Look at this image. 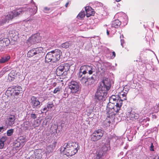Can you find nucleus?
<instances>
[{"instance_id": "55", "label": "nucleus", "mask_w": 159, "mask_h": 159, "mask_svg": "<svg viewBox=\"0 0 159 159\" xmlns=\"http://www.w3.org/2000/svg\"><path fill=\"white\" fill-rule=\"evenodd\" d=\"M120 0H116V1L117 2H119L120 1Z\"/></svg>"}, {"instance_id": "50", "label": "nucleus", "mask_w": 159, "mask_h": 159, "mask_svg": "<svg viewBox=\"0 0 159 159\" xmlns=\"http://www.w3.org/2000/svg\"><path fill=\"white\" fill-rule=\"evenodd\" d=\"M112 55L113 57H111L112 58L113 57V58H114L116 56V53L114 52H112Z\"/></svg>"}, {"instance_id": "42", "label": "nucleus", "mask_w": 159, "mask_h": 159, "mask_svg": "<svg viewBox=\"0 0 159 159\" xmlns=\"http://www.w3.org/2000/svg\"><path fill=\"white\" fill-rule=\"evenodd\" d=\"M30 117L33 119H35L36 118L37 116L35 114L32 113L30 114Z\"/></svg>"}, {"instance_id": "46", "label": "nucleus", "mask_w": 159, "mask_h": 159, "mask_svg": "<svg viewBox=\"0 0 159 159\" xmlns=\"http://www.w3.org/2000/svg\"><path fill=\"white\" fill-rule=\"evenodd\" d=\"M121 45L122 46V47H123V44L124 43V40L123 39H121Z\"/></svg>"}, {"instance_id": "10", "label": "nucleus", "mask_w": 159, "mask_h": 159, "mask_svg": "<svg viewBox=\"0 0 159 159\" xmlns=\"http://www.w3.org/2000/svg\"><path fill=\"white\" fill-rule=\"evenodd\" d=\"M108 149V148L107 146L104 144L102 147L99 149L98 152H97L94 159H102V157Z\"/></svg>"}, {"instance_id": "52", "label": "nucleus", "mask_w": 159, "mask_h": 159, "mask_svg": "<svg viewBox=\"0 0 159 159\" xmlns=\"http://www.w3.org/2000/svg\"><path fill=\"white\" fill-rule=\"evenodd\" d=\"M69 4V2H67L65 5L66 7H67Z\"/></svg>"}, {"instance_id": "28", "label": "nucleus", "mask_w": 159, "mask_h": 159, "mask_svg": "<svg viewBox=\"0 0 159 159\" xmlns=\"http://www.w3.org/2000/svg\"><path fill=\"white\" fill-rule=\"evenodd\" d=\"M80 79V81L81 83L84 84L85 85L87 86V79L88 77H82L81 78H79Z\"/></svg>"}, {"instance_id": "53", "label": "nucleus", "mask_w": 159, "mask_h": 159, "mask_svg": "<svg viewBox=\"0 0 159 159\" xmlns=\"http://www.w3.org/2000/svg\"><path fill=\"white\" fill-rule=\"evenodd\" d=\"M120 39L122 38H124V36L123 35H121L120 36Z\"/></svg>"}, {"instance_id": "18", "label": "nucleus", "mask_w": 159, "mask_h": 159, "mask_svg": "<svg viewBox=\"0 0 159 159\" xmlns=\"http://www.w3.org/2000/svg\"><path fill=\"white\" fill-rule=\"evenodd\" d=\"M86 11V16L87 17H89L90 16H93L94 14V12L91 7L87 6L85 8Z\"/></svg>"}, {"instance_id": "24", "label": "nucleus", "mask_w": 159, "mask_h": 159, "mask_svg": "<svg viewBox=\"0 0 159 159\" xmlns=\"http://www.w3.org/2000/svg\"><path fill=\"white\" fill-rule=\"evenodd\" d=\"M97 66V69L96 67V71L95 72H97L98 71L102 72L104 71V69L103 66H102V64L100 63H98Z\"/></svg>"}, {"instance_id": "4", "label": "nucleus", "mask_w": 159, "mask_h": 159, "mask_svg": "<svg viewBox=\"0 0 159 159\" xmlns=\"http://www.w3.org/2000/svg\"><path fill=\"white\" fill-rule=\"evenodd\" d=\"M96 67L93 65H84L82 66L80 69L78 78H81L83 75H84L88 73L89 75H91L93 72L96 71Z\"/></svg>"}, {"instance_id": "54", "label": "nucleus", "mask_w": 159, "mask_h": 159, "mask_svg": "<svg viewBox=\"0 0 159 159\" xmlns=\"http://www.w3.org/2000/svg\"><path fill=\"white\" fill-rule=\"evenodd\" d=\"M88 28H85L84 29V30H88Z\"/></svg>"}, {"instance_id": "31", "label": "nucleus", "mask_w": 159, "mask_h": 159, "mask_svg": "<svg viewBox=\"0 0 159 159\" xmlns=\"http://www.w3.org/2000/svg\"><path fill=\"white\" fill-rule=\"evenodd\" d=\"M22 126L25 128V129H27L30 126V123L29 121H25L23 123Z\"/></svg>"}, {"instance_id": "7", "label": "nucleus", "mask_w": 159, "mask_h": 159, "mask_svg": "<svg viewBox=\"0 0 159 159\" xmlns=\"http://www.w3.org/2000/svg\"><path fill=\"white\" fill-rule=\"evenodd\" d=\"M70 65L68 63H65L59 66L57 68L56 73L57 75L60 76L64 72H67L70 68Z\"/></svg>"}, {"instance_id": "11", "label": "nucleus", "mask_w": 159, "mask_h": 159, "mask_svg": "<svg viewBox=\"0 0 159 159\" xmlns=\"http://www.w3.org/2000/svg\"><path fill=\"white\" fill-rule=\"evenodd\" d=\"M40 40L41 38L39 36V34L37 33L30 37L27 41V43L33 44L39 43Z\"/></svg>"}, {"instance_id": "5", "label": "nucleus", "mask_w": 159, "mask_h": 159, "mask_svg": "<svg viewBox=\"0 0 159 159\" xmlns=\"http://www.w3.org/2000/svg\"><path fill=\"white\" fill-rule=\"evenodd\" d=\"M45 54V50H44L43 48L39 47L34 48L29 51L28 52L27 55L29 57L35 56L39 59L44 56Z\"/></svg>"}, {"instance_id": "35", "label": "nucleus", "mask_w": 159, "mask_h": 159, "mask_svg": "<svg viewBox=\"0 0 159 159\" xmlns=\"http://www.w3.org/2000/svg\"><path fill=\"white\" fill-rule=\"evenodd\" d=\"M61 90V87H58L56 88L54 90L53 93H56L57 92L60 91Z\"/></svg>"}, {"instance_id": "33", "label": "nucleus", "mask_w": 159, "mask_h": 159, "mask_svg": "<svg viewBox=\"0 0 159 159\" xmlns=\"http://www.w3.org/2000/svg\"><path fill=\"white\" fill-rule=\"evenodd\" d=\"M54 106V105L52 102L48 103L46 106L48 110L51 109Z\"/></svg>"}, {"instance_id": "32", "label": "nucleus", "mask_w": 159, "mask_h": 159, "mask_svg": "<svg viewBox=\"0 0 159 159\" xmlns=\"http://www.w3.org/2000/svg\"><path fill=\"white\" fill-rule=\"evenodd\" d=\"M85 15L84 11H81L78 15L77 17L78 18H82L84 17Z\"/></svg>"}, {"instance_id": "3", "label": "nucleus", "mask_w": 159, "mask_h": 159, "mask_svg": "<svg viewBox=\"0 0 159 159\" xmlns=\"http://www.w3.org/2000/svg\"><path fill=\"white\" fill-rule=\"evenodd\" d=\"M78 143L75 142H69L65 143L61 148V151L67 156H71L75 155L79 149Z\"/></svg>"}, {"instance_id": "21", "label": "nucleus", "mask_w": 159, "mask_h": 159, "mask_svg": "<svg viewBox=\"0 0 159 159\" xmlns=\"http://www.w3.org/2000/svg\"><path fill=\"white\" fill-rule=\"evenodd\" d=\"M73 44L74 43L73 41H69L62 43L61 46L62 48L67 49L70 47L72 46L73 45Z\"/></svg>"}, {"instance_id": "15", "label": "nucleus", "mask_w": 159, "mask_h": 159, "mask_svg": "<svg viewBox=\"0 0 159 159\" xmlns=\"http://www.w3.org/2000/svg\"><path fill=\"white\" fill-rule=\"evenodd\" d=\"M16 119L14 115H10L7 119L6 123L8 126H11L14 124Z\"/></svg>"}, {"instance_id": "12", "label": "nucleus", "mask_w": 159, "mask_h": 159, "mask_svg": "<svg viewBox=\"0 0 159 159\" xmlns=\"http://www.w3.org/2000/svg\"><path fill=\"white\" fill-rule=\"evenodd\" d=\"M52 55L53 62H55L59 60L60 59L61 53V50L58 49H57L52 51Z\"/></svg>"}, {"instance_id": "43", "label": "nucleus", "mask_w": 159, "mask_h": 159, "mask_svg": "<svg viewBox=\"0 0 159 159\" xmlns=\"http://www.w3.org/2000/svg\"><path fill=\"white\" fill-rule=\"evenodd\" d=\"M44 11L45 12L47 13L48 11L50 10V8L47 7H44Z\"/></svg>"}, {"instance_id": "20", "label": "nucleus", "mask_w": 159, "mask_h": 159, "mask_svg": "<svg viewBox=\"0 0 159 159\" xmlns=\"http://www.w3.org/2000/svg\"><path fill=\"white\" fill-rule=\"evenodd\" d=\"M16 74L14 71H12L8 75V80L10 81H13L16 78Z\"/></svg>"}, {"instance_id": "41", "label": "nucleus", "mask_w": 159, "mask_h": 159, "mask_svg": "<svg viewBox=\"0 0 159 159\" xmlns=\"http://www.w3.org/2000/svg\"><path fill=\"white\" fill-rule=\"evenodd\" d=\"M20 93V92H19V91H18L17 90H14L13 93L14 94H15L16 95H18L19 94V93Z\"/></svg>"}, {"instance_id": "17", "label": "nucleus", "mask_w": 159, "mask_h": 159, "mask_svg": "<svg viewBox=\"0 0 159 159\" xmlns=\"http://www.w3.org/2000/svg\"><path fill=\"white\" fill-rule=\"evenodd\" d=\"M123 90V91H121L119 92L118 93V97L119 99H121L122 101L123 100H126V95L127 94L128 90H125V88H124Z\"/></svg>"}, {"instance_id": "23", "label": "nucleus", "mask_w": 159, "mask_h": 159, "mask_svg": "<svg viewBox=\"0 0 159 159\" xmlns=\"http://www.w3.org/2000/svg\"><path fill=\"white\" fill-rule=\"evenodd\" d=\"M7 137H2L0 139V149H2L3 148L4 144V143L7 139Z\"/></svg>"}, {"instance_id": "47", "label": "nucleus", "mask_w": 159, "mask_h": 159, "mask_svg": "<svg viewBox=\"0 0 159 159\" xmlns=\"http://www.w3.org/2000/svg\"><path fill=\"white\" fill-rule=\"evenodd\" d=\"M36 157H35L34 156H33L30 157L29 159H36Z\"/></svg>"}, {"instance_id": "25", "label": "nucleus", "mask_w": 159, "mask_h": 159, "mask_svg": "<svg viewBox=\"0 0 159 159\" xmlns=\"http://www.w3.org/2000/svg\"><path fill=\"white\" fill-rule=\"evenodd\" d=\"M121 24V22L118 20H116L112 22V26L115 28H117Z\"/></svg>"}, {"instance_id": "26", "label": "nucleus", "mask_w": 159, "mask_h": 159, "mask_svg": "<svg viewBox=\"0 0 159 159\" xmlns=\"http://www.w3.org/2000/svg\"><path fill=\"white\" fill-rule=\"evenodd\" d=\"M37 11V7H35V8L34 9L28 8L27 10V12H29V14L31 15H33L35 14Z\"/></svg>"}, {"instance_id": "19", "label": "nucleus", "mask_w": 159, "mask_h": 159, "mask_svg": "<svg viewBox=\"0 0 159 159\" xmlns=\"http://www.w3.org/2000/svg\"><path fill=\"white\" fill-rule=\"evenodd\" d=\"M121 101L122 103V100L121 99H119L118 96H116L115 95H112L109 99V101L110 102H115L116 104L118 102V101Z\"/></svg>"}, {"instance_id": "16", "label": "nucleus", "mask_w": 159, "mask_h": 159, "mask_svg": "<svg viewBox=\"0 0 159 159\" xmlns=\"http://www.w3.org/2000/svg\"><path fill=\"white\" fill-rule=\"evenodd\" d=\"M128 118L130 120H133L134 119H138L139 116V115L137 113H135L134 111H131L130 112H128L127 115Z\"/></svg>"}, {"instance_id": "49", "label": "nucleus", "mask_w": 159, "mask_h": 159, "mask_svg": "<svg viewBox=\"0 0 159 159\" xmlns=\"http://www.w3.org/2000/svg\"><path fill=\"white\" fill-rule=\"evenodd\" d=\"M153 146L152 145V144L151 143V145L150 147V150L151 151H153Z\"/></svg>"}, {"instance_id": "2", "label": "nucleus", "mask_w": 159, "mask_h": 159, "mask_svg": "<svg viewBox=\"0 0 159 159\" xmlns=\"http://www.w3.org/2000/svg\"><path fill=\"white\" fill-rule=\"evenodd\" d=\"M122 103L121 101H118L116 104L115 102H109L107 104L106 110L107 120L108 122H110L111 120L108 118L112 120L114 117L116 113L120 110L122 106Z\"/></svg>"}, {"instance_id": "51", "label": "nucleus", "mask_w": 159, "mask_h": 159, "mask_svg": "<svg viewBox=\"0 0 159 159\" xmlns=\"http://www.w3.org/2000/svg\"><path fill=\"white\" fill-rule=\"evenodd\" d=\"M107 35H109V31L108 30H107Z\"/></svg>"}, {"instance_id": "14", "label": "nucleus", "mask_w": 159, "mask_h": 159, "mask_svg": "<svg viewBox=\"0 0 159 159\" xmlns=\"http://www.w3.org/2000/svg\"><path fill=\"white\" fill-rule=\"evenodd\" d=\"M31 104L34 108H38L40 106V102L37 98L34 96L31 98Z\"/></svg>"}, {"instance_id": "40", "label": "nucleus", "mask_w": 159, "mask_h": 159, "mask_svg": "<svg viewBox=\"0 0 159 159\" xmlns=\"http://www.w3.org/2000/svg\"><path fill=\"white\" fill-rule=\"evenodd\" d=\"M34 124H33L34 125V128L37 127L39 125V122L36 120H35L34 121Z\"/></svg>"}, {"instance_id": "27", "label": "nucleus", "mask_w": 159, "mask_h": 159, "mask_svg": "<svg viewBox=\"0 0 159 159\" xmlns=\"http://www.w3.org/2000/svg\"><path fill=\"white\" fill-rule=\"evenodd\" d=\"M5 39L0 40V51L2 50L5 46L7 45L6 43L5 42Z\"/></svg>"}, {"instance_id": "22", "label": "nucleus", "mask_w": 159, "mask_h": 159, "mask_svg": "<svg viewBox=\"0 0 159 159\" xmlns=\"http://www.w3.org/2000/svg\"><path fill=\"white\" fill-rule=\"evenodd\" d=\"M52 51L48 52L46 55L45 60L46 62L48 63L50 62H53V59H52Z\"/></svg>"}, {"instance_id": "30", "label": "nucleus", "mask_w": 159, "mask_h": 159, "mask_svg": "<svg viewBox=\"0 0 159 159\" xmlns=\"http://www.w3.org/2000/svg\"><path fill=\"white\" fill-rule=\"evenodd\" d=\"M10 58L9 56H5L2 57L0 61L1 63H4L7 61Z\"/></svg>"}, {"instance_id": "48", "label": "nucleus", "mask_w": 159, "mask_h": 159, "mask_svg": "<svg viewBox=\"0 0 159 159\" xmlns=\"http://www.w3.org/2000/svg\"><path fill=\"white\" fill-rule=\"evenodd\" d=\"M48 111V110L46 106L44 108H43V111Z\"/></svg>"}, {"instance_id": "45", "label": "nucleus", "mask_w": 159, "mask_h": 159, "mask_svg": "<svg viewBox=\"0 0 159 159\" xmlns=\"http://www.w3.org/2000/svg\"><path fill=\"white\" fill-rule=\"evenodd\" d=\"M41 155L40 153H38L35 155V157H37L36 158L40 159L41 157Z\"/></svg>"}, {"instance_id": "36", "label": "nucleus", "mask_w": 159, "mask_h": 159, "mask_svg": "<svg viewBox=\"0 0 159 159\" xmlns=\"http://www.w3.org/2000/svg\"><path fill=\"white\" fill-rule=\"evenodd\" d=\"M148 159H159V157L157 155H153L152 156L149 157Z\"/></svg>"}, {"instance_id": "44", "label": "nucleus", "mask_w": 159, "mask_h": 159, "mask_svg": "<svg viewBox=\"0 0 159 159\" xmlns=\"http://www.w3.org/2000/svg\"><path fill=\"white\" fill-rule=\"evenodd\" d=\"M6 129V128L4 126H1L0 127V132H2L4 131V130Z\"/></svg>"}, {"instance_id": "38", "label": "nucleus", "mask_w": 159, "mask_h": 159, "mask_svg": "<svg viewBox=\"0 0 159 159\" xmlns=\"http://www.w3.org/2000/svg\"><path fill=\"white\" fill-rule=\"evenodd\" d=\"M30 21H31L30 20H27L26 21H25V24H24L25 26L26 27H28V25H27L28 24H30V25H31V23H30Z\"/></svg>"}, {"instance_id": "8", "label": "nucleus", "mask_w": 159, "mask_h": 159, "mask_svg": "<svg viewBox=\"0 0 159 159\" xmlns=\"http://www.w3.org/2000/svg\"><path fill=\"white\" fill-rule=\"evenodd\" d=\"M103 134L104 131L102 129L95 131L91 136V139L93 141H96L101 139Z\"/></svg>"}, {"instance_id": "9", "label": "nucleus", "mask_w": 159, "mask_h": 159, "mask_svg": "<svg viewBox=\"0 0 159 159\" xmlns=\"http://www.w3.org/2000/svg\"><path fill=\"white\" fill-rule=\"evenodd\" d=\"M69 88L72 93H77L79 90V83L75 81H72L69 84Z\"/></svg>"}, {"instance_id": "34", "label": "nucleus", "mask_w": 159, "mask_h": 159, "mask_svg": "<svg viewBox=\"0 0 159 159\" xmlns=\"http://www.w3.org/2000/svg\"><path fill=\"white\" fill-rule=\"evenodd\" d=\"M14 130L13 129H11L8 130L7 132V135L8 136H10L13 133Z\"/></svg>"}, {"instance_id": "29", "label": "nucleus", "mask_w": 159, "mask_h": 159, "mask_svg": "<svg viewBox=\"0 0 159 159\" xmlns=\"http://www.w3.org/2000/svg\"><path fill=\"white\" fill-rule=\"evenodd\" d=\"M87 80V85H91L94 82V78L93 76L91 77H88Z\"/></svg>"}, {"instance_id": "1", "label": "nucleus", "mask_w": 159, "mask_h": 159, "mask_svg": "<svg viewBox=\"0 0 159 159\" xmlns=\"http://www.w3.org/2000/svg\"><path fill=\"white\" fill-rule=\"evenodd\" d=\"M111 84L109 79L107 78L104 79L100 84L95 94V99L96 101H103L107 96V91L110 89Z\"/></svg>"}, {"instance_id": "13", "label": "nucleus", "mask_w": 159, "mask_h": 159, "mask_svg": "<svg viewBox=\"0 0 159 159\" xmlns=\"http://www.w3.org/2000/svg\"><path fill=\"white\" fill-rule=\"evenodd\" d=\"M57 143V142H56L54 141L52 143V145H48L45 151V153L47 156L51 155V154L53 152L56 147Z\"/></svg>"}, {"instance_id": "37", "label": "nucleus", "mask_w": 159, "mask_h": 159, "mask_svg": "<svg viewBox=\"0 0 159 159\" xmlns=\"http://www.w3.org/2000/svg\"><path fill=\"white\" fill-rule=\"evenodd\" d=\"M123 17L124 18V20H123L122 21L124 22V23H127L128 22V17L126 15L124 14Z\"/></svg>"}, {"instance_id": "6", "label": "nucleus", "mask_w": 159, "mask_h": 159, "mask_svg": "<svg viewBox=\"0 0 159 159\" xmlns=\"http://www.w3.org/2000/svg\"><path fill=\"white\" fill-rule=\"evenodd\" d=\"M23 11L22 9L20 8L17 10L16 11L10 12L6 16L3 17L2 18L1 21V25L4 24L8 20H11L14 17L22 13Z\"/></svg>"}, {"instance_id": "39", "label": "nucleus", "mask_w": 159, "mask_h": 159, "mask_svg": "<svg viewBox=\"0 0 159 159\" xmlns=\"http://www.w3.org/2000/svg\"><path fill=\"white\" fill-rule=\"evenodd\" d=\"M14 90H17L18 91H19V92H20V91L21 90V87L20 86H15L14 88Z\"/></svg>"}]
</instances>
